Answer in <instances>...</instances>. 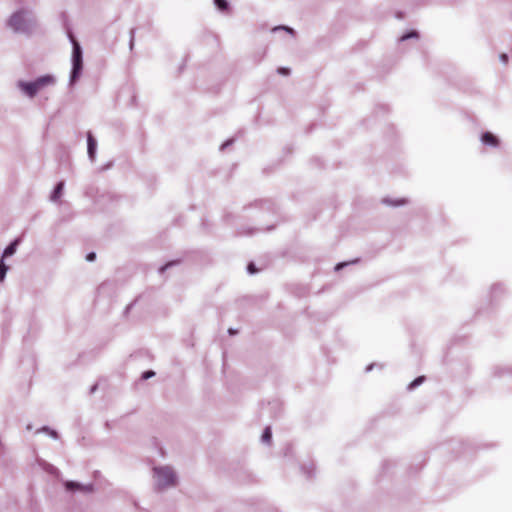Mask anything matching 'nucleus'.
Wrapping results in <instances>:
<instances>
[{"label": "nucleus", "instance_id": "f257e3e1", "mask_svg": "<svg viewBox=\"0 0 512 512\" xmlns=\"http://www.w3.org/2000/svg\"><path fill=\"white\" fill-rule=\"evenodd\" d=\"M7 26L15 33L30 34L36 28V19L30 10L20 9L9 17Z\"/></svg>", "mask_w": 512, "mask_h": 512}, {"label": "nucleus", "instance_id": "f03ea898", "mask_svg": "<svg viewBox=\"0 0 512 512\" xmlns=\"http://www.w3.org/2000/svg\"><path fill=\"white\" fill-rule=\"evenodd\" d=\"M154 488L163 491L173 488L178 483V476L174 469L168 465L156 466L153 468Z\"/></svg>", "mask_w": 512, "mask_h": 512}, {"label": "nucleus", "instance_id": "7ed1b4c3", "mask_svg": "<svg viewBox=\"0 0 512 512\" xmlns=\"http://www.w3.org/2000/svg\"><path fill=\"white\" fill-rule=\"evenodd\" d=\"M69 40L72 44L71 71L69 76V85L73 86L81 77L83 71V51L80 43L74 37L72 32H68Z\"/></svg>", "mask_w": 512, "mask_h": 512}, {"label": "nucleus", "instance_id": "20e7f679", "mask_svg": "<svg viewBox=\"0 0 512 512\" xmlns=\"http://www.w3.org/2000/svg\"><path fill=\"white\" fill-rule=\"evenodd\" d=\"M55 78L52 75H43L34 81H18L17 87L29 98H33L36 94L46 86L53 85Z\"/></svg>", "mask_w": 512, "mask_h": 512}, {"label": "nucleus", "instance_id": "39448f33", "mask_svg": "<svg viewBox=\"0 0 512 512\" xmlns=\"http://www.w3.org/2000/svg\"><path fill=\"white\" fill-rule=\"evenodd\" d=\"M64 485L67 491H82L84 493H90L93 491L92 484L83 485L75 481H66Z\"/></svg>", "mask_w": 512, "mask_h": 512}, {"label": "nucleus", "instance_id": "423d86ee", "mask_svg": "<svg viewBox=\"0 0 512 512\" xmlns=\"http://www.w3.org/2000/svg\"><path fill=\"white\" fill-rule=\"evenodd\" d=\"M97 150V141L91 132L87 133V153L91 162L95 161Z\"/></svg>", "mask_w": 512, "mask_h": 512}, {"label": "nucleus", "instance_id": "0eeeda50", "mask_svg": "<svg viewBox=\"0 0 512 512\" xmlns=\"http://www.w3.org/2000/svg\"><path fill=\"white\" fill-rule=\"evenodd\" d=\"M22 242V238L21 237H17L15 238L3 251L2 253V257L3 259L5 258H8V257H11L13 256L16 251H17V248L18 246L20 245V243Z\"/></svg>", "mask_w": 512, "mask_h": 512}, {"label": "nucleus", "instance_id": "6e6552de", "mask_svg": "<svg viewBox=\"0 0 512 512\" xmlns=\"http://www.w3.org/2000/svg\"><path fill=\"white\" fill-rule=\"evenodd\" d=\"M481 142L484 145L496 147L499 143L498 138L491 132H484L481 136Z\"/></svg>", "mask_w": 512, "mask_h": 512}, {"label": "nucleus", "instance_id": "1a4fd4ad", "mask_svg": "<svg viewBox=\"0 0 512 512\" xmlns=\"http://www.w3.org/2000/svg\"><path fill=\"white\" fill-rule=\"evenodd\" d=\"M37 463L45 472H47V473H49L51 475H58L59 474V470L55 466H53L52 464L46 462L45 460L38 459Z\"/></svg>", "mask_w": 512, "mask_h": 512}, {"label": "nucleus", "instance_id": "9d476101", "mask_svg": "<svg viewBox=\"0 0 512 512\" xmlns=\"http://www.w3.org/2000/svg\"><path fill=\"white\" fill-rule=\"evenodd\" d=\"M63 190H64V182L60 181L54 187V190L50 196L51 201H53V202L58 201L60 199V197L62 196Z\"/></svg>", "mask_w": 512, "mask_h": 512}, {"label": "nucleus", "instance_id": "9b49d317", "mask_svg": "<svg viewBox=\"0 0 512 512\" xmlns=\"http://www.w3.org/2000/svg\"><path fill=\"white\" fill-rule=\"evenodd\" d=\"M271 439H272V431H271V428L269 426H267L262 433L261 441L265 444H270Z\"/></svg>", "mask_w": 512, "mask_h": 512}, {"label": "nucleus", "instance_id": "f8f14e48", "mask_svg": "<svg viewBox=\"0 0 512 512\" xmlns=\"http://www.w3.org/2000/svg\"><path fill=\"white\" fill-rule=\"evenodd\" d=\"M8 270H9V266L5 263L4 259L1 258V260H0V282L4 281Z\"/></svg>", "mask_w": 512, "mask_h": 512}, {"label": "nucleus", "instance_id": "ddd939ff", "mask_svg": "<svg viewBox=\"0 0 512 512\" xmlns=\"http://www.w3.org/2000/svg\"><path fill=\"white\" fill-rule=\"evenodd\" d=\"M214 4L221 12L228 11L229 9V3L227 0H214Z\"/></svg>", "mask_w": 512, "mask_h": 512}, {"label": "nucleus", "instance_id": "4468645a", "mask_svg": "<svg viewBox=\"0 0 512 512\" xmlns=\"http://www.w3.org/2000/svg\"><path fill=\"white\" fill-rule=\"evenodd\" d=\"M382 202L384 204H387V205H390V206H400V205L405 204L406 200L405 199H399V200L394 201V200H392L390 198H384L382 200Z\"/></svg>", "mask_w": 512, "mask_h": 512}, {"label": "nucleus", "instance_id": "2eb2a0df", "mask_svg": "<svg viewBox=\"0 0 512 512\" xmlns=\"http://www.w3.org/2000/svg\"><path fill=\"white\" fill-rule=\"evenodd\" d=\"M38 432H45V433H47L49 436H51V437H52V438H54V439H58V437H59V435H58L57 431H56V430L51 429V428H50V427H48V426H44V427H42L41 429H39V430H38Z\"/></svg>", "mask_w": 512, "mask_h": 512}, {"label": "nucleus", "instance_id": "dca6fc26", "mask_svg": "<svg viewBox=\"0 0 512 512\" xmlns=\"http://www.w3.org/2000/svg\"><path fill=\"white\" fill-rule=\"evenodd\" d=\"M425 380V377L424 376H419L417 377L416 379H414L409 385H408V390H413L415 389L416 387H418L419 385H421Z\"/></svg>", "mask_w": 512, "mask_h": 512}, {"label": "nucleus", "instance_id": "f3484780", "mask_svg": "<svg viewBox=\"0 0 512 512\" xmlns=\"http://www.w3.org/2000/svg\"><path fill=\"white\" fill-rule=\"evenodd\" d=\"M302 470L306 474L307 478H312L314 475V471H315L314 464L311 463L308 466H303Z\"/></svg>", "mask_w": 512, "mask_h": 512}, {"label": "nucleus", "instance_id": "a211bd4d", "mask_svg": "<svg viewBox=\"0 0 512 512\" xmlns=\"http://www.w3.org/2000/svg\"><path fill=\"white\" fill-rule=\"evenodd\" d=\"M411 38H418V32H417V31H415V30L409 31V32H407V33L403 34V35L399 38V40H400V41H406V40L411 39Z\"/></svg>", "mask_w": 512, "mask_h": 512}, {"label": "nucleus", "instance_id": "6ab92c4d", "mask_svg": "<svg viewBox=\"0 0 512 512\" xmlns=\"http://www.w3.org/2000/svg\"><path fill=\"white\" fill-rule=\"evenodd\" d=\"M504 288L501 284H495L491 287V295L496 297L498 293H502Z\"/></svg>", "mask_w": 512, "mask_h": 512}, {"label": "nucleus", "instance_id": "aec40b11", "mask_svg": "<svg viewBox=\"0 0 512 512\" xmlns=\"http://www.w3.org/2000/svg\"><path fill=\"white\" fill-rule=\"evenodd\" d=\"M178 263H179V261H170V262H168L167 264H165V265L161 266V267L159 268V272L162 274V273H164L168 268H170V267H172V266H174V265H177Z\"/></svg>", "mask_w": 512, "mask_h": 512}, {"label": "nucleus", "instance_id": "412c9836", "mask_svg": "<svg viewBox=\"0 0 512 512\" xmlns=\"http://www.w3.org/2000/svg\"><path fill=\"white\" fill-rule=\"evenodd\" d=\"M358 262V259H355L353 261H350V262H341V263H338L336 266H335V270L336 271H339L341 269H343L344 267L350 265V264H353V263H356Z\"/></svg>", "mask_w": 512, "mask_h": 512}, {"label": "nucleus", "instance_id": "4be33fe9", "mask_svg": "<svg viewBox=\"0 0 512 512\" xmlns=\"http://www.w3.org/2000/svg\"><path fill=\"white\" fill-rule=\"evenodd\" d=\"M154 375H155V372L153 370H147L142 373L141 379L147 380V379H150L151 377H153Z\"/></svg>", "mask_w": 512, "mask_h": 512}, {"label": "nucleus", "instance_id": "5701e85b", "mask_svg": "<svg viewBox=\"0 0 512 512\" xmlns=\"http://www.w3.org/2000/svg\"><path fill=\"white\" fill-rule=\"evenodd\" d=\"M277 72L280 74V75H283V76H288L290 74V69L287 68V67H279L277 69Z\"/></svg>", "mask_w": 512, "mask_h": 512}, {"label": "nucleus", "instance_id": "b1692460", "mask_svg": "<svg viewBox=\"0 0 512 512\" xmlns=\"http://www.w3.org/2000/svg\"><path fill=\"white\" fill-rule=\"evenodd\" d=\"M134 34H135V29H131L130 30V41H129L130 50H132L134 47Z\"/></svg>", "mask_w": 512, "mask_h": 512}, {"label": "nucleus", "instance_id": "393cba45", "mask_svg": "<svg viewBox=\"0 0 512 512\" xmlns=\"http://www.w3.org/2000/svg\"><path fill=\"white\" fill-rule=\"evenodd\" d=\"M274 31H277V30H285L287 31L288 33H291L293 34L294 33V30L290 27H287V26H277L273 29Z\"/></svg>", "mask_w": 512, "mask_h": 512}, {"label": "nucleus", "instance_id": "a878e982", "mask_svg": "<svg viewBox=\"0 0 512 512\" xmlns=\"http://www.w3.org/2000/svg\"><path fill=\"white\" fill-rule=\"evenodd\" d=\"M247 271L249 274H254L256 272V266L253 262L247 265Z\"/></svg>", "mask_w": 512, "mask_h": 512}, {"label": "nucleus", "instance_id": "bb28decb", "mask_svg": "<svg viewBox=\"0 0 512 512\" xmlns=\"http://www.w3.org/2000/svg\"><path fill=\"white\" fill-rule=\"evenodd\" d=\"M234 142V139H228L226 140L220 147L221 150H224L226 149L227 147H229L230 145H232Z\"/></svg>", "mask_w": 512, "mask_h": 512}, {"label": "nucleus", "instance_id": "cd10ccee", "mask_svg": "<svg viewBox=\"0 0 512 512\" xmlns=\"http://www.w3.org/2000/svg\"><path fill=\"white\" fill-rule=\"evenodd\" d=\"M96 259V253L95 252H90L86 255V260L89 261V262H92Z\"/></svg>", "mask_w": 512, "mask_h": 512}, {"label": "nucleus", "instance_id": "c85d7f7f", "mask_svg": "<svg viewBox=\"0 0 512 512\" xmlns=\"http://www.w3.org/2000/svg\"><path fill=\"white\" fill-rule=\"evenodd\" d=\"M499 58H500V61H501L502 63H504V64H506V63H507V61H508V56H507V54H505V53H502V54L499 56Z\"/></svg>", "mask_w": 512, "mask_h": 512}, {"label": "nucleus", "instance_id": "c756f323", "mask_svg": "<svg viewBox=\"0 0 512 512\" xmlns=\"http://www.w3.org/2000/svg\"><path fill=\"white\" fill-rule=\"evenodd\" d=\"M374 364H370L366 367L365 371L370 372L373 369Z\"/></svg>", "mask_w": 512, "mask_h": 512}, {"label": "nucleus", "instance_id": "7c9ffc66", "mask_svg": "<svg viewBox=\"0 0 512 512\" xmlns=\"http://www.w3.org/2000/svg\"><path fill=\"white\" fill-rule=\"evenodd\" d=\"M228 332H229V334H231V335H234V334H236V333H237V331H236V330H234V329H232V328H230V329L228 330Z\"/></svg>", "mask_w": 512, "mask_h": 512}, {"label": "nucleus", "instance_id": "2f4dec72", "mask_svg": "<svg viewBox=\"0 0 512 512\" xmlns=\"http://www.w3.org/2000/svg\"><path fill=\"white\" fill-rule=\"evenodd\" d=\"M96 389H97V385L95 384L91 387L90 393H94Z\"/></svg>", "mask_w": 512, "mask_h": 512}]
</instances>
